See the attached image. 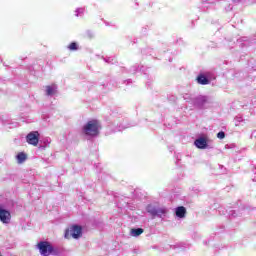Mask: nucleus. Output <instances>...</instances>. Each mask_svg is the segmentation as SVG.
Wrapping results in <instances>:
<instances>
[{"label": "nucleus", "instance_id": "nucleus-1", "mask_svg": "<svg viewBox=\"0 0 256 256\" xmlns=\"http://www.w3.org/2000/svg\"><path fill=\"white\" fill-rule=\"evenodd\" d=\"M83 133L89 135L90 137H97L99 135V121L90 120L83 127Z\"/></svg>", "mask_w": 256, "mask_h": 256}, {"label": "nucleus", "instance_id": "nucleus-2", "mask_svg": "<svg viewBox=\"0 0 256 256\" xmlns=\"http://www.w3.org/2000/svg\"><path fill=\"white\" fill-rule=\"evenodd\" d=\"M37 249L42 256H50L55 253V247L49 241H40L37 244Z\"/></svg>", "mask_w": 256, "mask_h": 256}, {"label": "nucleus", "instance_id": "nucleus-3", "mask_svg": "<svg viewBox=\"0 0 256 256\" xmlns=\"http://www.w3.org/2000/svg\"><path fill=\"white\" fill-rule=\"evenodd\" d=\"M83 235V228L79 225H73L70 229L65 231V239L72 237L73 239H79Z\"/></svg>", "mask_w": 256, "mask_h": 256}, {"label": "nucleus", "instance_id": "nucleus-4", "mask_svg": "<svg viewBox=\"0 0 256 256\" xmlns=\"http://www.w3.org/2000/svg\"><path fill=\"white\" fill-rule=\"evenodd\" d=\"M39 131H32L27 134L26 141L28 145H33V147H37L39 145Z\"/></svg>", "mask_w": 256, "mask_h": 256}, {"label": "nucleus", "instance_id": "nucleus-5", "mask_svg": "<svg viewBox=\"0 0 256 256\" xmlns=\"http://www.w3.org/2000/svg\"><path fill=\"white\" fill-rule=\"evenodd\" d=\"M0 221L2 223H9L11 221V213L0 207Z\"/></svg>", "mask_w": 256, "mask_h": 256}, {"label": "nucleus", "instance_id": "nucleus-6", "mask_svg": "<svg viewBox=\"0 0 256 256\" xmlns=\"http://www.w3.org/2000/svg\"><path fill=\"white\" fill-rule=\"evenodd\" d=\"M194 145H196L198 149H207V139L205 138L196 139L194 142Z\"/></svg>", "mask_w": 256, "mask_h": 256}, {"label": "nucleus", "instance_id": "nucleus-7", "mask_svg": "<svg viewBox=\"0 0 256 256\" xmlns=\"http://www.w3.org/2000/svg\"><path fill=\"white\" fill-rule=\"evenodd\" d=\"M187 215V209L184 206H179L176 208V217L183 219Z\"/></svg>", "mask_w": 256, "mask_h": 256}, {"label": "nucleus", "instance_id": "nucleus-8", "mask_svg": "<svg viewBox=\"0 0 256 256\" xmlns=\"http://www.w3.org/2000/svg\"><path fill=\"white\" fill-rule=\"evenodd\" d=\"M197 82L200 85H209V80L208 78L205 77V75L201 74L197 77Z\"/></svg>", "mask_w": 256, "mask_h": 256}, {"label": "nucleus", "instance_id": "nucleus-9", "mask_svg": "<svg viewBox=\"0 0 256 256\" xmlns=\"http://www.w3.org/2000/svg\"><path fill=\"white\" fill-rule=\"evenodd\" d=\"M16 158L19 164L25 163V161H27V154L20 152L17 154Z\"/></svg>", "mask_w": 256, "mask_h": 256}, {"label": "nucleus", "instance_id": "nucleus-10", "mask_svg": "<svg viewBox=\"0 0 256 256\" xmlns=\"http://www.w3.org/2000/svg\"><path fill=\"white\" fill-rule=\"evenodd\" d=\"M55 91H57V86L55 85L46 86V95L48 96L55 95Z\"/></svg>", "mask_w": 256, "mask_h": 256}, {"label": "nucleus", "instance_id": "nucleus-11", "mask_svg": "<svg viewBox=\"0 0 256 256\" xmlns=\"http://www.w3.org/2000/svg\"><path fill=\"white\" fill-rule=\"evenodd\" d=\"M146 211L150 213L152 217H157V208H155L153 205H148Z\"/></svg>", "mask_w": 256, "mask_h": 256}, {"label": "nucleus", "instance_id": "nucleus-12", "mask_svg": "<svg viewBox=\"0 0 256 256\" xmlns=\"http://www.w3.org/2000/svg\"><path fill=\"white\" fill-rule=\"evenodd\" d=\"M143 231H144L143 228L132 229L131 235L133 237H139V235H142Z\"/></svg>", "mask_w": 256, "mask_h": 256}, {"label": "nucleus", "instance_id": "nucleus-13", "mask_svg": "<svg viewBox=\"0 0 256 256\" xmlns=\"http://www.w3.org/2000/svg\"><path fill=\"white\" fill-rule=\"evenodd\" d=\"M167 213V210L165 208H157L156 209V216L165 215Z\"/></svg>", "mask_w": 256, "mask_h": 256}, {"label": "nucleus", "instance_id": "nucleus-14", "mask_svg": "<svg viewBox=\"0 0 256 256\" xmlns=\"http://www.w3.org/2000/svg\"><path fill=\"white\" fill-rule=\"evenodd\" d=\"M68 49L70 51H77V49H79V47L77 46V43L72 42V43L69 44Z\"/></svg>", "mask_w": 256, "mask_h": 256}, {"label": "nucleus", "instance_id": "nucleus-15", "mask_svg": "<svg viewBox=\"0 0 256 256\" xmlns=\"http://www.w3.org/2000/svg\"><path fill=\"white\" fill-rule=\"evenodd\" d=\"M224 137H225V132L220 131V132L217 133V138L218 139H223Z\"/></svg>", "mask_w": 256, "mask_h": 256}, {"label": "nucleus", "instance_id": "nucleus-16", "mask_svg": "<svg viewBox=\"0 0 256 256\" xmlns=\"http://www.w3.org/2000/svg\"><path fill=\"white\" fill-rule=\"evenodd\" d=\"M0 256H3V254L0 252Z\"/></svg>", "mask_w": 256, "mask_h": 256}]
</instances>
